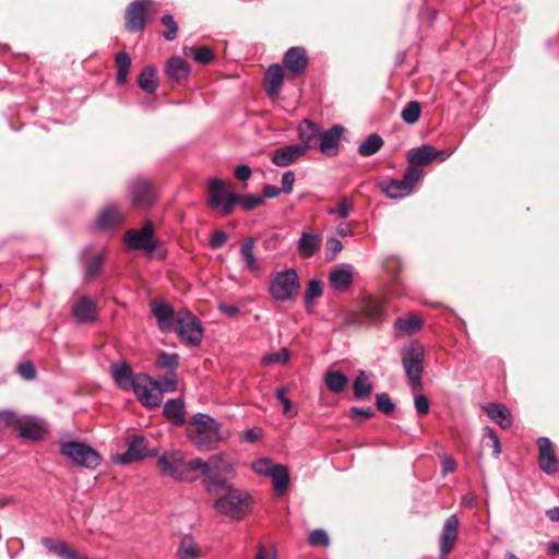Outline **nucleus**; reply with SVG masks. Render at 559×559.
I'll return each instance as SVG.
<instances>
[{
    "instance_id": "37998d69",
    "label": "nucleus",
    "mask_w": 559,
    "mask_h": 559,
    "mask_svg": "<svg viewBox=\"0 0 559 559\" xmlns=\"http://www.w3.org/2000/svg\"><path fill=\"white\" fill-rule=\"evenodd\" d=\"M324 383L332 393H341L348 383V378L342 371H328L324 374Z\"/></svg>"
},
{
    "instance_id": "dca6fc26",
    "label": "nucleus",
    "mask_w": 559,
    "mask_h": 559,
    "mask_svg": "<svg viewBox=\"0 0 559 559\" xmlns=\"http://www.w3.org/2000/svg\"><path fill=\"white\" fill-rule=\"evenodd\" d=\"M150 455L147 440L143 436H134L128 442L127 451L115 459L118 464L138 462Z\"/></svg>"
},
{
    "instance_id": "2f4dec72",
    "label": "nucleus",
    "mask_w": 559,
    "mask_h": 559,
    "mask_svg": "<svg viewBox=\"0 0 559 559\" xmlns=\"http://www.w3.org/2000/svg\"><path fill=\"white\" fill-rule=\"evenodd\" d=\"M164 415L176 426H181L186 423L185 418V401L181 397L170 399L164 405Z\"/></svg>"
},
{
    "instance_id": "69168bd1",
    "label": "nucleus",
    "mask_w": 559,
    "mask_h": 559,
    "mask_svg": "<svg viewBox=\"0 0 559 559\" xmlns=\"http://www.w3.org/2000/svg\"><path fill=\"white\" fill-rule=\"evenodd\" d=\"M484 435L491 441V447L493 449V455L498 457L501 453V445L496 431L490 427L484 428Z\"/></svg>"
},
{
    "instance_id": "c9c22d12",
    "label": "nucleus",
    "mask_w": 559,
    "mask_h": 559,
    "mask_svg": "<svg viewBox=\"0 0 559 559\" xmlns=\"http://www.w3.org/2000/svg\"><path fill=\"white\" fill-rule=\"evenodd\" d=\"M272 478L273 489L276 496H282L287 490L289 485V472L288 468L283 464H277L272 468L269 474Z\"/></svg>"
},
{
    "instance_id": "aec40b11",
    "label": "nucleus",
    "mask_w": 559,
    "mask_h": 559,
    "mask_svg": "<svg viewBox=\"0 0 559 559\" xmlns=\"http://www.w3.org/2000/svg\"><path fill=\"white\" fill-rule=\"evenodd\" d=\"M71 313L79 323H91L97 319V306L87 296L80 297L72 306Z\"/></svg>"
},
{
    "instance_id": "5fc2aeb1",
    "label": "nucleus",
    "mask_w": 559,
    "mask_h": 559,
    "mask_svg": "<svg viewBox=\"0 0 559 559\" xmlns=\"http://www.w3.org/2000/svg\"><path fill=\"white\" fill-rule=\"evenodd\" d=\"M276 465L277 464H275L271 459L261 457L252 463V469L259 475L269 476V474L272 472V468Z\"/></svg>"
},
{
    "instance_id": "3c124183",
    "label": "nucleus",
    "mask_w": 559,
    "mask_h": 559,
    "mask_svg": "<svg viewBox=\"0 0 559 559\" xmlns=\"http://www.w3.org/2000/svg\"><path fill=\"white\" fill-rule=\"evenodd\" d=\"M290 359V354L287 348H282L276 353H271L269 355L263 356L262 364L270 366L275 364L284 365Z\"/></svg>"
},
{
    "instance_id": "0e129e2a",
    "label": "nucleus",
    "mask_w": 559,
    "mask_h": 559,
    "mask_svg": "<svg viewBox=\"0 0 559 559\" xmlns=\"http://www.w3.org/2000/svg\"><path fill=\"white\" fill-rule=\"evenodd\" d=\"M296 180L295 173L293 170H287L282 176V188L281 191L285 194H289L293 191V187Z\"/></svg>"
},
{
    "instance_id": "8fccbe9b",
    "label": "nucleus",
    "mask_w": 559,
    "mask_h": 559,
    "mask_svg": "<svg viewBox=\"0 0 559 559\" xmlns=\"http://www.w3.org/2000/svg\"><path fill=\"white\" fill-rule=\"evenodd\" d=\"M103 257L100 254H96L93 257L85 266V278L93 280L97 277L103 270Z\"/></svg>"
},
{
    "instance_id": "9b49d317",
    "label": "nucleus",
    "mask_w": 559,
    "mask_h": 559,
    "mask_svg": "<svg viewBox=\"0 0 559 559\" xmlns=\"http://www.w3.org/2000/svg\"><path fill=\"white\" fill-rule=\"evenodd\" d=\"M130 390L133 391L136 399L146 408H155L162 404L160 392L153 389V378L146 373L135 374Z\"/></svg>"
},
{
    "instance_id": "c03bdc74",
    "label": "nucleus",
    "mask_w": 559,
    "mask_h": 559,
    "mask_svg": "<svg viewBox=\"0 0 559 559\" xmlns=\"http://www.w3.org/2000/svg\"><path fill=\"white\" fill-rule=\"evenodd\" d=\"M373 385L365 371H359L353 383V392L357 399L364 400L370 395Z\"/></svg>"
},
{
    "instance_id": "338daca9",
    "label": "nucleus",
    "mask_w": 559,
    "mask_h": 559,
    "mask_svg": "<svg viewBox=\"0 0 559 559\" xmlns=\"http://www.w3.org/2000/svg\"><path fill=\"white\" fill-rule=\"evenodd\" d=\"M228 239L227 234L222 229H216L212 233L210 245L214 249L222 248Z\"/></svg>"
},
{
    "instance_id": "bb28decb",
    "label": "nucleus",
    "mask_w": 559,
    "mask_h": 559,
    "mask_svg": "<svg viewBox=\"0 0 559 559\" xmlns=\"http://www.w3.org/2000/svg\"><path fill=\"white\" fill-rule=\"evenodd\" d=\"M41 544L49 552H52L63 559H88L86 556L80 555L75 550L71 549L63 540L44 537L41 539Z\"/></svg>"
},
{
    "instance_id": "a18cd8bd",
    "label": "nucleus",
    "mask_w": 559,
    "mask_h": 559,
    "mask_svg": "<svg viewBox=\"0 0 559 559\" xmlns=\"http://www.w3.org/2000/svg\"><path fill=\"white\" fill-rule=\"evenodd\" d=\"M155 366L159 369H166L168 372H176L179 366V355L162 352L156 358Z\"/></svg>"
},
{
    "instance_id": "412c9836",
    "label": "nucleus",
    "mask_w": 559,
    "mask_h": 559,
    "mask_svg": "<svg viewBox=\"0 0 559 559\" xmlns=\"http://www.w3.org/2000/svg\"><path fill=\"white\" fill-rule=\"evenodd\" d=\"M354 271L353 265L342 263L329 275L330 286L341 293L347 292L353 284Z\"/></svg>"
},
{
    "instance_id": "423d86ee",
    "label": "nucleus",
    "mask_w": 559,
    "mask_h": 559,
    "mask_svg": "<svg viewBox=\"0 0 559 559\" xmlns=\"http://www.w3.org/2000/svg\"><path fill=\"white\" fill-rule=\"evenodd\" d=\"M192 421L197 426L192 440L199 448L206 449L222 440L221 425L210 415L197 413L192 417Z\"/></svg>"
},
{
    "instance_id": "c85d7f7f",
    "label": "nucleus",
    "mask_w": 559,
    "mask_h": 559,
    "mask_svg": "<svg viewBox=\"0 0 559 559\" xmlns=\"http://www.w3.org/2000/svg\"><path fill=\"white\" fill-rule=\"evenodd\" d=\"M202 556V549L194 537L191 534L183 535L177 548V559H199Z\"/></svg>"
},
{
    "instance_id": "cd10ccee",
    "label": "nucleus",
    "mask_w": 559,
    "mask_h": 559,
    "mask_svg": "<svg viewBox=\"0 0 559 559\" xmlns=\"http://www.w3.org/2000/svg\"><path fill=\"white\" fill-rule=\"evenodd\" d=\"M320 127L312 122L309 119H305L298 128V135L300 143L299 146H305V152L313 146V144L319 140L320 135Z\"/></svg>"
},
{
    "instance_id": "e433bc0d",
    "label": "nucleus",
    "mask_w": 559,
    "mask_h": 559,
    "mask_svg": "<svg viewBox=\"0 0 559 559\" xmlns=\"http://www.w3.org/2000/svg\"><path fill=\"white\" fill-rule=\"evenodd\" d=\"M228 189L225 182L218 178H212L209 185V205L218 209L223 204Z\"/></svg>"
},
{
    "instance_id": "6e6552de",
    "label": "nucleus",
    "mask_w": 559,
    "mask_h": 559,
    "mask_svg": "<svg viewBox=\"0 0 559 559\" xmlns=\"http://www.w3.org/2000/svg\"><path fill=\"white\" fill-rule=\"evenodd\" d=\"M179 337L191 346H199L203 340L204 330L200 320L190 311H180L176 317L174 330Z\"/></svg>"
},
{
    "instance_id": "9d476101",
    "label": "nucleus",
    "mask_w": 559,
    "mask_h": 559,
    "mask_svg": "<svg viewBox=\"0 0 559 559\" xmlns=\"http://www.w3.org/2000/svg\"><path fill=\"white\" fill-rule=\"evenodd\" d=\"M123 241L130 250H142L150 254L158 247V241L154 238V226L150 221L140 229L127 230Z\"/></svg>"
},
{
    "instance_id": "79ce46f5",
    "label": "nucleus",
    "mask_w": 559,
    "mask_h": 559,
    "mask_svg": "<svg viewBox=\"0 0 559 559\" xmlns=\"http://www.w3.org/2000/svg\"><path fill=\"white\" fill-rule=\"evenodd\" d=\"M178 377L177 372H167L164 377L153 379V389L160 392L162 397L164 393H173L177 391Z\"/></svg>"
},
{
    "instance_id": "4468645a",
    "label": "nucleus",
    "mask_w": 559,
    "mask_h": 559,
    "mask_svg": "<svg viewBox=\"0 0 559 559\" xmlns=\"http://www.w3.org/2000/svg\"><path fill=\"white\" fill-rule=\"evenodd\" d=\"M154 2L152 0H135L131 2L124 14V26L128 32L136 33L144 28V14L153 11Z\"/></svg>"
},
{
    "instance_id": "a19ab883",
    "label": "nucleus",
    "mask_w": 559,
    "mask_h": 559,
    "mask_svg": "<svg viewBox=\"0 0 559 559\" xmlns=\"http://www.w3.org/2000/svg\"><path fill=\"white\" fill-rule=\"evenodd\" d=\"M254 247L255 243L252 237L245 239L240 247V255L245 261L247 269L252 272L258 271L260 267L254 255Z\"/></svg>"
},
{
    "instance_id": "13d9d810",
    "label": "nucleus",
    "mask_w": 559,
    "mask_h": 559,
    "mask_svg": "<svg viewBox=\"0 0 559 559\" xmlns=\"http://www.w3.org/2000/svg\"><path fill=\"white\" fill-rule=\"evenodd\" d=\"M192 50H193L192 57L198 63L207 64L214 58L213 51L206 46H200V47L193 48Z\"/></svg>"
},
{
    "instance_id": "72a5a7b5",
    "label": "nucleus",
    "mask_w": 559,
    "mask_h": 559,
    "mask_svg": "<svg viewBox=\"0 0 559 559\" xmlns=\"http://www.w3.org/2000/svg\"><path fill=\"white\" fill-rule=\"evenodd\" d=\"M485 409L489 418L498 424L501 428L508 429L512 426V415L504 405L490 403L485 407Z\"/></svg>"
},
{
    "instance_id": "680f3d73",
    "label": "nucleus",
    "mask_w": 559,
    "mask_h": 559,
    "mask_svg": "<svg viewBox=\"0 0 559 559\" xmlns=\"http://www.w3.org/2000/svg\"><path fill=\"white\" fill-rule=\"evenodd\" d=\"M264 203V198L255 194H246L241 198V207L245 211H251Z\"/></svg>"
},
{
    "instance_id": "58836bf2",
    "label": "nucleus",
    "mask_w": 559,
    "mask_h": 559,
    "mask_svg": "<svg viewBox=\"0 0 559 559\" xmlns=\"http://www.w3.org/2000/svg\"><path fill=\"white\" fill-rule=\"evenodd\" d=\"M384 145L383 139L377 134H369L365 141L358 146V154L362 157H369L378 153Z\"/></svg>"
},
{
    "instance_id": "4c0bfd02",
    "label": "nucleus",
    "mask_w": 559,
    "mask_h": 559,
    "mask_svg": "<svg viewBox=\"0 0 559 559\" xmlns=\"http://www.w3.org/2000/svg\"><path fill=\"white\" fill-rule=\"evenodd\" d=\"M138 84L147 94L155 93L158 86L155 67H145L138 76Z\"/></svg>"
},
{
    "instance_id": "09e8293b",
    "label": "nucleus",
    "mask_w": 559,
    "mask_h": 559,
    "mask_svg": "<svg viewBox=\"0 0 559 559\" xmlns=\"http://www.w3.org/2000/svg\"><path fill=\"white\" fill-rule=\"evenodd\" d=\"M323 293V283L320 280L312 278L308 283V287L305 293V304L309 307L314 298H318Z\"/></svg>"
},
{
    "instance_id": "2eb2a0df",
    "label": "nucleus",
    "mask_w": 559,
    "mask_h": 559,
    "mask_svg": "<svg viewBox=\"0 0 559 559\" xmlns=\"http://www.w3.org/2000/svg\"><path fill=\"white\" fill-rule=\"evenodd\" d=\"M150 308L157 320L159 331L164 334L173 332L176 324L174 308L164 300H152Z\"/></svg>"
},
{
    "instance_id": "774afa93",
    "label": "nucleus",
    "mask_w": 559,
    "mask_h": 559,
    "mask_svg": "<svg viewBox=\"0 0 559 559\" xmlns=\"http://www.w3.org/2000/svg\"><path fill=\"white\" fill-rule=\"evenodd\" d=\"M117 71H129L131 67L130 56L126 51L116 55Z\"/></svg>"
},
{
    "instance_id": "a211bd4d",
    "label": "nucleus",
    "mask_w": 559,
    "mask_h": 559,
    "mask_svg": "<svg viewBox=\"0 0 559 559\" xmlns=\"http://www.w3.org/2000/svg\"><path fill=\"white\" fill-rule=\"evenodd\" d=\"M537 444L539 468L548 475H554L558 471V460L551 441L547 437H540Z\"/></svg>"
},
{
    "instance_id": "bf43d9fd",
    "label": "nucleus",
    "mask_w": 559,
    "mask_h": 559,
    "mask_svg": "<svg viewBox=\"0 0 559 559\" xmlns=\"http://www.w3.org/2000/svg\"><path fill=\"white\" fill-rule=\"evenodd\" d=\"M309 544L311 546L326 547L330 544L328 533L322 528L313 530L309 535Z\"/></svg>"
},
{
    "instance_id": "39448f33",
    "label": "nucleus",
    "mask_w": 559,
    "mask_h": 559,
    "mask_svg": "<svg viewBox=\"0 0 559 559\" xmlns=\"http://www.w3.org/2000/svg\"><path fill=\"white\" fill-rule=\"evenodd\" d=\"M60 453L76 466L94 469L100 463V455L91 445L79 441L61 443Z\"/></svg>"
},
{
    "instance_id": "f704fd0d",
    "label": "nucleus",
    "mask_w": 559,
    "mask_h": 559,
    "mask_svg": "<svg viewBox=\"0 0 559 559\" xmlns=\"http://www.w3.org/2000/svg\"><path fill=\"white\" fill-rule=\"evenodd\" d=\"M166 73L168 78L180 82L188 78L190 73V66L183 58L173 57L166 64Z\"/></svg>"
},
{
    "instance_id": "7c9ffc66",
    "label": "nucleus",
    "mask_w": 559,
    "mask_h": 559,
    "mask_svg": "<svg viewBox=\"0 0 559 559\" xmlns=\"http://www.w3.org/2000/svg\"><path fill=\"white\" fill-rule=\"evenodd\" d=\"M407 162L409 167L419 169V166H426L433 162L432 145L423 144L418 147H413L407 152Z\"/></svg>"
},
{
    "instance_id": "b1692460",
    "label": "nucleus",
    "mask_w": 559,
    "mask_h": 559,
    "mask_svg": "<svg viewBox=\"0 0 559 559\" xmlns=\"http://www.w3.org/2000/svg\"><path fill=\"white\" fill-rule=\"evenodd\" d=\"M321 234L318 231H302L297 243L298 253L305 259L312 258L320 250Z\"/></svg>"
},
{
    "instance_id": "5701e85b",
    "label": "nucleus",
    "mask_w": 559,
    "mask_h": 559,
    "mask_svg": "<svg viewBox=\"0 0 559 559\" xmlns=\"http://www.w3.org/2000/svg\"><path fill=\"white\" fill-rule=\"evenodd\" d=\"M305 154V146L290 144L275 150L272 154V162L278 167H287Z\"/></svg>"
},
{
    "instance_id": "a878e982",
    "label": "nucleus",
    "mask_w": 559,
    "mask_h": 559,
    "mask_svg": "<svg viewBox=\"0 0 559 559\" xmlns=\"http://www.w3.org/2000/svg\"><path fill=\"white\" fill-rule=\"evenodd\" d=\"M385 305L383 300L366 298L360 306V313L371 323L380 324L385 321Z\"/></svg>"
},
{
    "instance_id": "6e6d98bb",
    "label": "nucleus",
    "mask_w": 559,
    "mask_h": 559,
    "mask_svg": "<svg viewBox=\"0 0 559 559\" xmlns=\"http://www.w3.org/2000/svg\"><path fill=\"white\" fill-rule=\"evenodd\" d=\"M16 372L26 381H32L36 378L37 372L32 361H22L16 366Z\"/></svg>"
},
{
    "instance_id": "393cba45",
    "label": "nucleus",
    "mask_w": 559,
    "mask_h": 559,
    "mask_svg": "<svg viewBox=\"0 0 559 559\" xmlns=\"http://www.w3.org/2000/svg\"><path fill=\"white\" fill-rule=\"evenodd\" d=\"M110 372L116 385L122 390L128 391L134 382V374L131 367L126 360H119L110 366Z\"/></svg>"
},
{
    "instance_id": "052dcab7",
    "label": "nucleus",
    "mask_w": 559,
    "mask_h": 559,
    "mask_svg": "<svg viewBox=\"0 0 559 559\" xmlns=\"http://www.w3.org/2000/svg\"><path fill=\"white\" fill-rule=\"evenodd\" d=\"M343 249V245L342 242L337 239V238H334V237H331L326 240V251H325V255H326V260L328 261H333L336 255L342 251Z\"/></svg>"
},
{
    "instance_id": "864d4df0",
    "label": "nucleus",
    "mask_w": 559,
    "mask_h": 559,
    "mask_svg": "<svg viewBox=\"0 0 559 559\" xmlns=\"http://www.w3.org/2000/svg\"><path fill=\"white\" fill-rule=\"evenodd\" d=\"M376 405L380 412L385 415L391 414L395 409V404L392 402L390 395L385 392L376 395Z\"/></svg>"
},
{
    "instance_id": "f3484780",
    "label": "nucleus",
    "mask_w": 559,
    "mask_h": 559,
    "mask_svg": "<svg viewBox=\"0 0 559 559\" xmlns=\"http://www.w3.org/2000/svg\"><path fill=\"white\" fill-rule=\"evenodd\" d=\"M344 133L341 124H334L325 131H320L319 148L325 156H336L340 151V141Z\"/></svg>"
},
{
    "instance_id": "0eeeda50",
    "label": "nucleus",
    "mask_w": 559,
    "mask_h": 559,
    "mask_svg": "<svg viewBox=\"0 0 559 559\" xmlns=\"http://www.w3.org/2000/svg\"><path fill=\"white\" fill-rule=\"evenodd\" d=\"M299 288V280L296 270L287 269L272 276L270 294L277 301H287L295 298Z\"/></svg>"
},
{
    "instance_id": "603ef678",
    "label": "nucleus",
    "mask_w": 559,
    "mask_h": 559,
    "mask_svg": "<svg viewBox=\"0 0 559 559\" xmlns=\"http://www.w3.org/2000/svg\"><path fill=\"white\" fill-rule=\"evenodd\" d=\"M286 393L287 390L285 388H280L276 390V397L284 406V415L292 418L295 417L298 414V412L294 407L293 402L286 396Z\"/></svg>"
},
{
    "instance_id": "c756f323",
    "label": "nucleus",
    "mask_w": 559,
    "mask_h": 559,
    "mask_svg": "<svg viewBox=\"0 0 559 559\" xmlns=\"http://www.w3.org/2000/svg\"><path fill=\"white\" fill-rule=\"evenodd\" d=\"M284 81V69L280 64H272L265 72L264 85L269 96L276 95Z\"/></svg>"
},
{
    "instance_id": "e2e57ef3",
    "label": "nucleus",
    "mask_w": 559,
    "mask_h": 559,
    "mask_svg": "<svg viewBox=\"0 0 559 559\" xmlns=\"http://www.w3.org/2000/svg\"><path fill=\"white\" fill-rule=\"evenodd\" d=\"M353 204L347 198H343L341 202L337 204L335 209H330L328 211L329 214H338L341 218H347L350 211H352Z\"/></svg>"
},
{
    "instance_id": "4d7b16f0",
    "label": "nucleus",
    "mask_w": 559,
    "mask_h": 559,
    "mask_svg": "<svg viewBox=\"0 0 559 559\" xmlns=\"http://www.w3.org/2000/svg\"><path fill=\"white\" fill-rule=\"evenodd\" d=\"M162 23L167 27L164 37L167 40H174L177 37L178 25L171 14H166L162 17Z\"/></svg>"
},
{
    "instance_id": "473e14b6",
    "label": "nucleus",
    "mask_w": 559,
    "mask_h": 559,
    "mask_svg": "<svg viewBox=\"0 0 559 559\" xmlns=\"http://www.w3.org/2000/svg\"><path fill=\"white\" fill-rule=\"evenodd\" d=\"M423 326V320L419 316L411 313L404 318H399L394 322V332L396 335H413Z\"/></svg>"
},
{
    "instance_id": "4be33fe9",
    "label": "nucleus",
    "mask_w": 559,
    "mask_h": 559,
    "mask_svg": "<svg viewBox=\"0 0 559 559\" xmlns=\"http://www.w3.org/2000/svg\"><path fill=\"white\" fill-rule=\"evenodd\" d=\"M19 437L31 440L39 441L47 433L45 423L38 418H21L17 427Z\"/></svg>"
},
{
    "instance_id": "f257e3e1",
    "label": "nucleus",
    "mask_w": 559,
    "mask_h": 559,
    "mask_svg": "<svg viewBox=\"0 0 559 559\" xmlns=\"http://www.w3.org/2000/svg\"><path fill=\"white\" fill-rule=\"evenodd\" d=\"M192 468L203 476L202 483L210 495L231 487L229 480L236 476L235 464L223 453L213 454L207 460L197 457Z\"/></svg>"
},
{
    "instance_id": "f03ea898",
    "label": "nucleus",
    "mask_w": 559,
    "mask_h": 559,
    "mask_svg": "<svg viewBox=\"0 0 559 559\" xmlns=\"http://www.w3.org/2000/svg\"><path fill=\"white\" fill-rule=\"evenodd\" d=\"M194 459L186 461L185 454L179 450L167 451L157 460V468L162 476L175 481H193L197 477L190 476L194 472Z\"/></svg>"
},
{
    "instance_id": "de8ad7c7",
    "label": "nucleus",
    "mask_w": 559,
    "mask_h": 559,
    "mask_svg": "<svg viewBox=\"0 0 559 559\" xmlns=\"http://www.w3.org/2000/svg\"><path fill=\"white\" fill-rule=\"evenodd\" d=\"M21 418L15 412L10 409L0 411V431L9 428L17 429Z\"/></svg>"
},
{
    "instance_id": "6ab92c4d",
    "label": "nucleus",
    "mask_w": 559,
    "mask_h": 559,
    "mask_svg": "<svg viewBox=\"0 0 559 559\" xmlns=\"http://www.w3.org/2000/svg\"><path fill=\"white\" fill-rule=\"evenodd\" d=\"M460 521L456 514L450 515L442 527L440 535V554L442 557L448 556L452 550L459 535Z\"/></svg>"
},
{
    "instance_id": "7ed1b4c3",
    "label": "nucleus",
    "mask_w": 559,
    "mask_h": 559,
    "mask_svg": "<svg viewBox=\"0 0 559 559\" xmlns=\"http://www.w3.org/2000/svg\"><path fill=\"white\" fill-rule=\"evenodd\" d=\"M401 359L411 389L414 391L423 389L421 378L425 361L423 345L419 342H412L402 349Z\"/></svg>"
},
{
    "instance_id": "f8f14e48",
    "label": "nucleus",
    "mask_w": 559,
    "mask_h": 559,
    "mask_svg": "<svg viewBox=\"0 0 559 559\" xmlns=\"http://www.w3.org/2000/svg\"><path fill=\"white\" fill-rule=\"evenodd\" d=\"M128 190L135 207H148L156 200L155 187L146 178L138 177L128 183Z\"/></svg>"
},
{
    "instance_id": "49530a36",
    "label": "nucleus",
    "mask_w": 559,
    "mask_h": 559,
    "mask_svg": "<svg viewBox=\"0 0 559 559\" xmlns=\"http://www.w3.org/2000/svg\"><path fill=\"white\" fill-rule=\"evenodd\" d=\"M421 114V106L416 100L408 102L401 112L402 120L407 124L416 123Z\"/></svg>"
},
{
    "instance_id": "20e7f679",
    "label": "nucleus",
    "mask_w": 559,
    "mask_h": 559,
    "mask_svg": "<svg viewBox=\"0 0 559 559\" xmlns=\"http://www.w3.org/2000/svg\"><path fill=\"white\" fill-rule=\"evenodd\" d=\"M225 493L216 499L213 508L221 514L231 518L234 520H241L249 511L250 496L248 492L228 487L224 490Z\"/></svg>"
},
{
    "instance_id": "ea45409f",
    "label": "nucleus",
    "mask_w": 559,
    "mask_h": 559,
    "mask_svg": "<svg viewBox=\"0 0 559 559\" xmlns=\"http://www.w3.org/2000/svg\"><path fill=\"white\" fill-rule=\"evenodd\" d=\"M123 217L116 207L105 209L97 218V227L100 229H109L122 222Z\"/></svg>"
},
{
    "instance_id": "ddd939ff",
    "label": "nucleus",
    "mask_w": 559,
    "mask_h": 559,
    "mask_svg": "<svg viewBox=\"0 0 559 559\" xmlns=\"http://www.w3.org/2000/svg\"><path fill=\"white\" fill-rule=\"evenodd\" d=\"M309 64L307 50L304 47H290L283 57V69L287 79L301 76Z\"/></svg>"
},
{
    "instance_id": "1a4fd4ad",
    "label": "nucleus",
    "mask_w": 559,
    "mask_h": 559,
    "mask_svg": "<svg viewBox=\"0 0 559 559\" xmlns=\"http://www.w3.org/2000/svg\"><path fill=\"white\" fill-rule=\"evenodd\" d=\"M423 176V171L415 167H407L402 179H391L382 183V190L390 199H401L409 195L415 185Z\"/></svg>"
}]
</instances>
